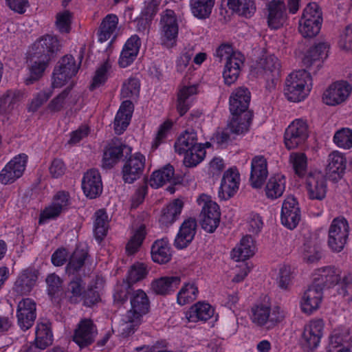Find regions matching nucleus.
<instances>
[{"label": "nucleus", "mask_w": 352, "mask_h": 352, "mask_svg": "<svg viewBox=\"0 0 352 352\" xmlns=\"http://www.w3.org/2000/svg\"><path fill=\"white\" fill-rule=\"evenodd\" d=\"M251 93L245 87L236 88L229 98V109L231 113L227 129L234 134L247 133L252 122L253 115L248 110Z\"/></svg>", "instance_id": "nucleus-1"}, {"label": "nucleus", "mask_w": 352, "mask_h": 352, "mask_svg": "<svg viewBox=\"0 0 352 352\" xmlns=\"http://www.w3.org/2000/svg\"><path fill=\"white\" fill-rule=\"evenodd\" d=\"M140 91V80L135 78H129L121 89L122 98H129L123 100L115 116L113 129L117 135L122 134L128 128L134 112V104L131 99L135 100L139 97Z\"/></svg>", "instance_id": "nucleus-2"}, {"label": "nucleus", "mask_w": 352, "mask_h": 352, "mask_svg": "<svg viewBox=\"0 0 352 352\" xmlns=\"http://www.w3.org/2000/svg\"><path fill=\"white\" fill-rule=\"evenodd\" d=\"M214 56L219 58V62L226 60L223 72L225 84L231 85L234 83L244 64V55L240 52H234L232 45L222 43L216 49Z\"/></svg>", "instance_id": "nucleus-3"}, {"label": "nucleus", "mask_w": 352, "mask_h": 352, "mask_svg": "<svg viewBox=\"0 0 352 352\" xmlns=\"http://www.w3.org/2000/svg\"><path fill=\"white\" fill-rule=\"evenodd\" d=\"M311 76L305 69L292 72L285 80L284 94L289 101L298 102L304 100L309 94Z\"/></svg>", "instance_id": "nucleus-4"}, {"label": "nucleus", "mask_w": 352, "mask_h": 352, "mask_svg": "<svg viewBox=\"0 0 352 352\" xmlns=\"http://www.w3.org/2000/svg\"><path fill=\"white\" fill-rule=\"evenodd\" d=\"M250 320L259 327L273 328L284 318V314L279 306L272 307L270 302H256L250 309Z\"/></svg>", "instance_id": "nucleus-5"}, {"label": "nucleus", "mask_w": 352, "mask_h": 352, "mask_svg": "<svg viewBox=\"0 0 352 352\" xmlns=\"http://www.w3.org/2000/svg\"><path fill=\"white\" fill-rule=\"evenodd\" d=\"M196 202L201 208L200 213L201 228L206 232L213 233L220 223L219 206L212 199L210 195L205 193L201 194L197 198Z\"/></svg>", "instance_id": "nucleus-6"}, {"label": "nucleus", "mask_w": 352, "mask_h": 352, "mask_svg": "<svg viewBox=\"0 0 352 352\" xmlns=\"http://www.w3.org/2000/svg\"><path fill=\"white\" fill-rule=\"evenodd\" d=\"M322 23V11L316 3H309L304 9L299 21V32L305 38L316 36Z\"/></svg>", "instance_id": "nucleus-7"}, {"label": "nucleus", "mask_w": 352, "mask_h": 352, "mask_svg": "<svg viewBox=\"0 0 352 352\" xmlns=\"http://www.w3.org/2000/svg\"><path fill=\"white\" fill-rule=\"evenodd\" d=\"M72 204V199L68 191L60 190L53 196L52 202L40 212L38 224L44 225L49 220L56 219L62 212L68 211Z\"/></svg>", "instance_id": "nucleus-8"}, {"label": "nucleus", "mask_w": 352, "mask_h": 352, "mask_svg": "<svg viewBox=\"0 0 352 352\" xmlns=\"http://www.w3.org/2000/svg\"><path fill=\"white\" fill-rule=\"evenodd\" d=\"M160 33L163 45L168 48L176 45L179 34V20L174 10L166 9L161 14Z\"/></svg>", "instance_id": "nucleus-9"}, {"label": "nucleus", "mask_w": 352, "mask_h": 352, "mask_svg": "<svg viewBox=\"0 0 352 352\" xmlns=\"http://www.w3.org/2000/svg\"><path fill=\"white\" fill-rule=\"evenodd\" d=\"M79 67L73 56L62 57L53 71L52 87L60 88L65 85L77 74Z\"/></svg>", "instance_id": "nucleus-10"}, {"label": "nucleus", "mask_w": 352, "mask_h": 352, "mask_svg": "<svg viewBox=\"0 0 352 352\" xmlns=\"http://www.w3.org/2000/svg\"><path fill=\"white\" fill-rule=\"evenodd\" d=\"M349 234V226L347 220L343 217L333 219L329 229L328 245L335 252H340L348 239Z\"/></svg>", "instance_id": "nucleus-11"}, {"label": "nucleus", "mask_w": 352, "mask_h": 352, "mask_svg": "<svg viewBox=\"0 0 352 352\" xmlns=\"http://www.w3.org/2000/svg\"><path fill=\"white\" fill-rule=\"evenodd\" d=\"M146 165V157L140 152L131 153L124 162L121 173L123 182L131 184L141 178Z\"/></svg>", "instance_id": "nucleus-12"}, {"label": "nucleus", "mask_w": 352, "mask_h": 352, "mask_svg": "<svg viewBox=\"0 0 352 352\" xmlns=\"http://www.w3.org/2000/svg\"><path fill=\"white\" fill-rule=\"evenodd\" d=\"M308 138V125L306 120L297 118L285 129L284 144L287 149L292 150L302 144Z\"/></svg>", "instance_id": "nucleus-13"}, {"label": "nucleus", "mask_w": 352, "mask_h": 352, "mask_svg": "<svg viewBox=\"0 0 352 352\" xmlns=\"http://www.w3.org/2000/svg\"><path fill=\"white\" fill-rule=\"evenodd\" d=\"M28 162L25 153H20L10 160L0 171V183L3 185L14 183L21 177Z\"/></svg>", "instance_id": "nucleus-14"}, {"label": "nucleus", "mask_w": 352, "mask_h": 352, "mask_svg": "<svg viewBox=\"0 0 352 352\" xmlns=\"http://www.w3.org/2000/svg\"><path fill=\"white\" fill-rule=\"evenodd\" d=\"M97 333V327L94 321L90 318H82L74 331L72 340L80 349H85L94 342Z\"/></svg>", "instance_id": "nucleus-15"}, {"label": "nucleus", "mask_w": 352, "mask_h": 352, "mask_svg": "<svg viewBox=\"0 0 352 352\" xmlns=\"http://www.w3.org/2000/svg\"><path fill=\"white\" fill-rule=\"evenodd\" d=\"M341 270L334 265L319 267L313 273L312 284L315 287L323 292L325 288H331L339 283Z\"/></svg>", "instance_id": "nucleus-16"}, {"label": "nucleus", "mask_w": 352, "mask_h": 352, "mask_svg": "<svg viewBox=\"0 0 352 352\" xmlns=\"http://www.w3.org/2000/svg\"><path fill=\"white\" fill-rule=\"evenodd\" d=\"M323 329L324 323L321 319L313 320L305 326L300 338V343L305 351H313L318 346L322 337Z\"/></svg>", "instance_id": "nucleus-17"}, {"label": "nucleus", "mask_w": 352, "mask_h": 352, "mask_svg": "<svg viewBox=\"0 0 352 352\" xmlns=\"http://www.w3.org/2000/svg\"><path fill=\"white\" fill-rule=\"evenodd\" d=\"M301 219V210L298 201L294 196L287 197L283 202L280 211V221L283 226L294 230Z\"/></svg>", "instance_id": "nucleus-18"}, {"label": "nucleus", "mask_w": 352, "mask_h": 352, "mask_svg": "<svg viewBox=\"0 0 352 352\" xmlns=\"http://www.w3.org/2000/svg\"><path fill=\"white\" fill-rule=\"evenodd\" d=\"M351 86L345 80L336 81L324 91L323 102L329 106H336L345 102L351 93Z\"/></svg>", "instance_id": "nucleus-19"}, {"label": "nucleus", "mask_w": 352, "mask_h": 352, "mask_svg": "<svg viewBox=\"0 0 352 352\" xmlns=\"http://www.w3.org/2000/svg\"><path fill=\"white\" fill-rule=\"evenodd\" d=\"M131 309L127 313L129 321L140 320L150 309V300L144 291L141 289L133 291L130 296Z\"/></svg>", "instance_id": "nucleus-20"}, {"label": "nucleus", "mask_w": 352, "mask_h": 352, "mask_svg": "<svg viewBox=\"0 0 352 352\" xmlns=\"http://www.w3.org/2000/svg\"><path fill=\"white\" fill-rule=\"evenodd\" d=\"M81 187L85 197L94 199L100 196L103 186L100 172L95 168H91L83 175Z\"/></svg>", "instance_id": "nucleus-21"}, {"label": "nucleus", "mask_w": 352, "mask_h": 352, "mask_svg": "<svg viewBox=\"0 0 352 352\" xmlns=\"http://www.w3.org/2000/svg\"><path fill=\"white\" fill-rule=\"evenodd\" d=\"M36 307L35 302L30 298H24L19 302L16 318L18 325L22 331H25L33 326L36 318Z\"/></svg>", "instance_id": "nucleus-22"}, {"label": "nucleus", "mask_w": 352, "mask_h": 352, "mask_svg": "<svg viewBox=\"0 0 352 352\" xmlns=\"http://www.w3.org/2000/svg\"><path fill=\"white\" fill-rule=\"evenodd\" d=\"M268 27L278 30L283 26L287 19V8L282 0H272L267 4Z\"/></svg>", "instance_id": "nucleus-23"}, {"label": "nucleus", "mask_w": 352, "mask_h": 352, "mask_svg": "<svg viewBox=\"0 0 352 352\" xmlns=\"http://www.w3.org/2000/svg\"><path fill=\"white\" fill-rule=\"evenodd\" d=\"M142 42L138 34L131 35L124 43L118 58V65L126 68L135 60L139 54Z\"/></svg>", "instance_id": "nucleus-24"}, {"label": "nucleus", "mask_w": 352, "mask_h": 352, "mask_svg": "<svg viewBox=\"0 0 352 352\" xmlns=\"http://www.w3.org/2000/svg\"><path fill=\"white\" fill-rule=\"evenodd\" d=\"M240 174L235 167L224 172L219 190V197L227 200L236 192L240 184Z\"/></svg>", "instance_id": "nucleus-25"}, {"label": "nucleus", "mask_w": 352, "mask_h": 352, "mask_svg": "<svg viewBox=\"0 0 352 352\" xmlns=\"http://www.w3.org/2000/svg\"><path fill=\"white\" fill-rule=\"evenodd\" d=\"M25 97L24 89H10L0 97V115L10 116L16 110Z\"/></svg>", "instance_id": "nucleus-26"}, {"label": "nucleus", "mask_w": 352, "mask_h": 352, "mask_svg": "<svg viewBox=\"0 0 352 352\" xmlns=\"http://www.w3.org/2000/svg\"><path fill=\"white\" fill-rule=\"evenodd\" d=\"M182 282L179 275H166L152 280L151 288L154 294L162 296L173 294Z\"/></svg>", "instance_id": "nucleus-27"}, {"label": "nucleus", "mask_w": 352, "mask_h": 352, "mask_svg": "<svg viewBox=\"0 0 352 352\" xmlns=\"http://www.w3.org/2000/svg\"><path fill=\"white\" fill-rule=\"evenodd\" d=\"M268 176L267 162L263 155H256L251 161L250 182L252 188H261Z\"/></svg>", "instance_id": "nucleus-28"}, {"label": "nucleus", "mask_w": 352, "mask_h": 352, "mask_svg": "<svg viewBox=\"0 0 352 352\" xmlns=\"http://www.w3.org/2000/svg\"><path fill=\"white\" fill-rule=\"evenodd\" d=\"M197 223L195 218L189 217L181 224L174 241L178 250L186 248L192 241L197 232Z\"/></svg>", "instance_id": "nucleus-29"}, {"label": "nucleus", "mask_w": 352, "mask_h": 352, "mask_svg": "<svg viewBox=\"0 0 352 352\" xmlns=\"http://www.w3.org/2000/svg\"><path fill=\"white\" fill-rule=\"evenodd\" d=\"M38 277V272L32 268L23 270L18 275L13 290L20 295L28 294L35 286Z\"/></svg>", "instance_id": "nucleus-30"}, {"label": "nucleus", "mask_w": 352, "mask_h": 352, "mask_svg": "<svg viewBox=\"0 0 352 352\" xmlns=\"http://www.w3.org/2000/svg\"><path fill=\"white\" fill-rule=\"evenodd\" d=\"M198 94V86L184 85L178 89L177 94L176 109L179 116H184L191 108L193 98Z\"/></svg>", "instance_id": "nucleus-31"}, {"label": "nucleus", "mask_w": 352, "mask_h": 352, "mask_svg": "<svg viewBox=\"0 0 352 352\" xmlns=\"http://www.w3.org/2000/svg\"><path fill=\"white\" fill-rule=\"evenodd\" d=\"M184 203L181 199H175L164 206L159 217V223L162 228H168L179 218L184 208Z\"/></svg>", "instance_id": "nucleus-32"}, {"label": "nucleus", "mask_w": 352, "mask_h": 352, "mask_svg": "<svg viewBox=\"0 0 352 352\" xmlns=\"http://www.w3.org/2000/svg\"><path fill=\"white\" fill-rule=\"evenodd\" d=\"M306 189L310 199L322 201L327 192V179L320 174L309 175L307 179Z\"/></svg>", "instance_id": "nucleus-33"}, {"label": "nucleus", "mask_w": 352, "mask_h": 352, "mask_svg": "<svg viewBox=\"0 0 352 352\" xmlns=\"http://www.w3.org/2000/svg\"><path fill=\"white\" fill-rule=\"evenodd\" d=\"M215 309L206 301H199L192 305L186 313V317L191 322H206L214 316Z\"/></svg>", "instance_id": "nucleus-34"}, {"label": "nucleus", "mask_w": 352, "mask_h": 352, "mask_svg": "<svg viewBox=\"0 0 352 352\" xmlns=\"http://www.w3.org/2000/svg\"><path fill=\"white\" fill-rule=\"evenodd\" d=\"M328 164L326 168L327 175L331 180L338 181L345 172L346 159L339 151H333L328 156Z\"/></svg>", "instance_id": "nucleus-35"}, {"label": "nucleus", "mask_w": 352, "mask_h": 352, "mask_svg": "<svg viewBox=\"0 0 352 352\" xmlns=\"http://www.w3.org/2000/svg\"><path fill=\"white\" fill-rule=\"evenodd\" d=\"M126 144L120 142H112L104 148L102 159V168L111 169L117 164L124 155Z\"/></svg>", "instance_id": "nucleus-36"}, {"label": "nucleus", "mask_w": 352, "mask_h": 352, "mask_svg": "<svg viewBox=\"0 0 352 352\" xmlns=\"http://www.w3.org/2000/svg\"><path fill=\"white\" fill-rule=\"evenodd\" d=\"M148 234V230L144 223H140L135 225L131 230V236L128 240L126 246L125 252L128 256H133L137 254Z\"/></svg>", "instance_id": "nucleus-37"}, {"label": "nucleus", "mask_w": 352, "mask_h": 352, "mask_svg": "<svg viewBox=\"0 0 352 352\" xmlns=\"http://www.w3.org/2000/svg\"><path fill=\"white\" fill-rule=\"evenodd\" d=\"M322 297L323 292L311 285L305 292L300 300L302 311L307 314H311L319 308Z\"/></svg>", "instance_id": "nucleus-38"}, {"label": "nucleus", "mask_w": 352, "mask_h": 352, "mask_svg": "<svg viewBox=\"0 0 352 352\" xmlns=\"http://www.w3.org/2000/svg\"><path fill=\"white\" fill-rule=\"evenodd\" d=\"M59 41L55 36L45 34L34 43L38 58H43L50 61L51 58L58 50Z\"/></svg>", "instance_id": "nucleus-39"}, {"label": "nucleus", "mask_w": 352, "mask_h": 352, "mask_svg": "<svg viewBox=\"0 0 352 352\" xmlns=\"http://www.w3.org/2000/svg\"><path fill=\"white\" fill-rule=\"evenodd\" d=\"M255 250L254 239L247 234L241 238L240 243L232 250L231 256L236 261H244L254 254Z\"/></svg>", "instance_id": "nucleus-40"}, {"label": "nucleus", "mask_w": 352, "mask_h": 352, "mask_svg": "<svg viewBox=\"0 0 352 352\" xmlns=\"http://www.w3.org/2000/svg\"><path fill=\"white\" fill-rule=\"evenodd\" d=\"M222 4L232 12L247 19L251 18L256 10L254 0H222Z\"/></svg>", "instance_id": "nucleus-41"}, {"label": "nucleus", "mask_w": 352, "mask_h": 352, "mask_svg": "<svg viewBox=\"0 0 352 352\" xmlns=\"http://www.w3.org/2000/svg\"><path fill=\"white\" fill-rule=\"evenodd\" d=\"M151 258L153 262L165 264L171 259L170 245L167 238L155 241L151 250Z\"/></svg>", "instance_id": "nucleus-42"}, {"label": "nucleus", "mask_w": 352, "mask_h": 352, "mask_svg": "<svg viewBox=\"0 0 352 352\" xmlns=\"http://www.w3.org/2000/svg\"><path fill=\"white\" fill-rule=\"evenodd\" d=\"M286 177L282 174H275L270 177L265 187L267 198L274 200L280 197L285 190Z\"/></svg>", "instance_id": "nucleus-43"}, {"label": "nucleus", "mask_w": 352, "mask_h": 352, "mask_svg": "<svg viewBox=\"0 0 352 352\" xmlns=\"http://www.w3.org/2000/svg\"><path fill=\"white\" fill-rule=\"evenodd\" d=\"M329 46L327 43L320 42L311 47L305 55L302 63L307 67H310L314 63L319 62L318 67L321 66L328 56Z\"/></svg>", "instance_id": "nucleus-44"}, {"label": "nucleus", "mask_w": 352, "mask_h": 352, "mask_svg": "<svg viewBox=\"0 0 352 352\" xmlns=\"http://www.w3.org/2000/svg\"><path fill=\"white\" fill-rule=\"evenodd\" d=\"M258 65L268 80L274 81L280 76L281 64L276 56L269 55L261 58L258 62Z\"/></svg>", "instance_id": "nucleus-45"}, {"label": "nucleus", "mask_w": 352, "mask_h": 352, "mask_svg": "<svg viewBox=\"0 0 352 352\" xmlns=\"http://www.w3.org/2000/svg\"><path fill=\"white\" fill-rule=\"evenodd\" d=\"M88 256L89 252L87 249L76 248L69 257L65 267L67 274L74 275L79 272L84 267Z\"/></svg>", "instance_id": "nucleus-46"}, {"label": "nucleus", "mask_w": 352, "mask_h": 352, "mask_svg": "<svg viewBox=\"0 0 352 352\" xmlns=\"http://www.w3.org/2000/svg\"><path fill=\"white\" fill-rule=\"evenodd\" d=\"M197 142V133L194 130L185 131L182 133L175 142V152L179 155H183L184 153L199 145Z\"/></svg>", "instance_id": "nucleus-47"}, {"label": "nucleus", "mask_w": 352, "mask_h": 352, "mask_svg": "<svg viewBox=\"0 0 352 352\" xmlns=\"http://www.w3.org/2000/svg\"><path fill=\"white\" fill-rule=\"evenodd\" d=\"M47 292L54 303H59L63 296V280L55 273L47 275Z\"/></svg>", "instance_id": "nucleus-48"}, {"label": "nucleus", "mask_w": 352, "mask_h": 352, "mask_svg": "<svg viewBox=\"0 0 352 352\" xmlns=\"http://www.w3.org/2000/svg\"><path fill=\"white\" fill-rule=\"evenodd\" d=\"M35 345L40 349H45L53 342V333L49 322L38 323L35 332Z\"/></svg>", "instance_id": "nucleus-49"}, {"label": "nucleus", "mask_w": 352, "mask_h": 352, "mask_svg": "<svg viewBox=\"0 0 352 352\" xmlns=\"http://www.w3.org/2000/svg\"><path fill=\"white\" fill-rule=\"evenodd\" d=\"M215 0H190L189 6L192 14L198 19L209 18Z\"/></svg>", "instance_id": "nucleus-50"}, {"label": "nucleus", "mask_w": 352, "mask_h": 352, "mask_svg": "<svg viewBox=\"0 0 352 352\" xmlns=\"http://www.w3.org/2000/svg\"><path fill=\"white\" fill-rule=\"evenodd\" d=\"M118 23V18L116 14H107L102 21L97 33L98 42L102 43L110 38Z\"/></svg>", "instance_id": "nucleus-51"}, {"label": "nucleus", "mask_w": 352, "mask_h": 352, "mask_svg": "<svg viewBox=\"0 0 352 352\" xmlns=\"http://www.w3.org/2000/svg\"><path fill=\"white\" fill-rule=\"evenodd\" d=\"M94 234L98 242H101L107 236L109 229L108 214L104 209H100L95 212Z\"/></svg>", "instance_id": "nucleus-52"}, {"label": "nucleus", "mask_w": 352, "mask_h": 352, "mask_svg": "<svg viewBox=\"0 0 352 352\" xmlns=\"http://www.w3.org/2000/svg\"><path fill=\"white\" fill-rule=\"evenodd\" d=\"M174 173L173 166L170 164L166 165L151 174L149 181L150 186L153 188H158L167 182H171Z\"/></svg>", "instance_id": "nucleus-53"}, {"label": "nucleus", "mask_w": 352, "mask_h": 352, "mask_svg": "<svg viewBox=\"0 0 352 352\" xmlns=\"http://www.w3.org/2000/svg\"><path fill=\"white\" fill-rule=\"evenodd\" d=\"M199 294L198 287L194 282L185 283L177 294V302L185 305L197 299Z\"/></svg>", "instance_id": "nucleus-54"}, {"label": "nucleus", "mask_w": 352, "mask_h": 352, "mask_svg": "<svg viewBox=\"0 0 352 352\" xmlns=\"http://www.w3.org/2000/svg\"><path fill=\"white\" fill-rule=\"evenodd\" d=\"M206 153V146L203 144H199L183 154L184 164L188 168L195 167L204 160Z\"/></svg>", "instance_id": "nucleus-55"}, {"label": "nucleus", "mask_w": 352, "mask_h": 352, "mask_svg": "<svg viewBox=\"0 0 352 352\" xmlns=\"http://www.w3.org/2000/svg\"><path fill=\"white\" fill-rule=\"evenodd\" d=\"M111 68L110 63L106 60L96 69L89 87V91H93L106 83L108 80V73Z\"/></svg>", "instance_id": "nucleus-56"}, {"label": "nucleus", "mask_w": 352, "mask_h": 352, "mask_svg": "<svg viewBox=\"0 0 352 352\" xmlns=\"http://www.w3.org/2000/svg\"><path fill=\"white\" fill-rule=\"evenodd\" d=\"M38 61H34L30 68V76L25 78L26 85H30L38 80L43 75L50 61L43 58H38Z\"/></svg>", "instance_id": "nucleus-57"}, {"label": "nucleus", "mask_w": 352, "mask_h": 352, "mask_svg": "<svg viewBox=\"0 0 352 352\" xmlns=\"http://www.w3.org/2000/svg\"><path fill=\"white\" fill-rule=\"evenodd\" d=\"M148 274L147 265L142 262H135L129 268L127 280L129 284L136 283L144 279Z\"/></svg>", "instance_id": "nucleus-58"}, {"label": "nucleus", "mask_w": 352, "mask_h": 352, "mask_svg": "<svg viewBox=\"0 0 352 352\" xmlns=\"http://www.w3.org/2000/svg\"><path fill=\"white\" fill-rule=\"evenodd\" d=\"M290 162L296 175L304 177L307 173V157L303 153H295L290 155Z\"/></svg>", "instance_id": "nucleus-59"}, {"label": "nucleus", "mask_w": 352, "mask_h": 352, "mask_svg": "<svg viewBox=\"0 0 352 352\" xmlns=\"http://www.w3.org/2000/svg\"><path fill=\"white\" fill-rule=\"evenodd\" d=\"M85 283L80 276H74L68 285V292L72 294L70 302L78 303L79 298L85 290Z\"/></svg>", "instance_id": "nucleus-60"}, {"label": "nucleus", "mask_w": 352, "mask_h": 352, "mask_svg": "<svg viewBox=\"0 0 352 352\" xmlns=\"http://www.w3.org/2000/svg\"><path fill=\"white\" fill-rule=\"evenodd\" d=\"M73 14L69 10L57 13L56 16V27L61 34H68L72 30Z\"/></svg>", "instance_id": "nucleus-61"}, {"label": "nucleus", "mask_w": 352, "mask_h": 352, "mask_svg": "<svg viewBox=\"0 0 352 352\" xmlns=\"http://www.w3.org/2000/svg\"><path fill=\"white\" fill-rule=\"evenodd\" d=\"M101 300L100 295L96 285H89L79 298L84 306L91 307Z\"/></svg>", "instance_id": "nucleus-62"}, {"label": "nucleus", "mask_w": 352, "mask_h": 352, "mask_svg": "<svg viewBox=\"0 0 352 352\" xmlns=\"http://www.w3.org/2000/svg\"><path fill=\"white\" fill-rule=\"evenodd\" d=\"M52 89H45L35 94L28 105V111L34 113L52 96Z\"/></svg>", "instance_id": "nucleus-63"}, {"label": "nucleus", "mask_w": 352, "mask_h": 352, "mask_svg": "<svg viewBox=\"0 0 352 352\" xmlns=\"http://www.w3.org/2000/svg\"><path fill=\"white\" fill-rule=\"evenodd\" d=\"M335 144L342 148L349 149L352 147V130L342 128L336 132L333 136Z\"/></svg>", "instance_id": "nucleus-64"}]
</instances>
